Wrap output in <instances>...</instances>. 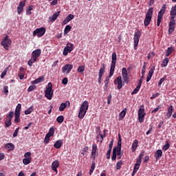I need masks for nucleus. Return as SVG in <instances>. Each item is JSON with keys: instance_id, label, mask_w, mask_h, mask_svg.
<instances>
[{"instance_id": "nucleus-1", "label": "nucleus", "mask_w": 176, "mask_h": 176, "mask_svg": "<svg viewBox=\"0 0 176 176\" xmlns=\"http://www.w3.org/2000/svg\"><path fill=\"white\" fill-rule=\"evenodd\" d=\"M87 109H89V102L87 100L84 101L79 110L78 118L79 119H83L85 118V115H86V112H87Z\"/></svg>"}, {"instance_id": "nucleus-2", "label": "nucleus", "mask_w": 176, "mask_h": 176, "mask_svg": "<svg viewBox=\"0 0 176 176\" xmlns=\"http://www.w3.org/2000/svg\"><path fill=\"white\" fill-rule=\"evenodd\" d=\"M118 56L116 55V52H113L111 56V65L110 67L109 72V78H112L113 76V73L115 72V68L116 67V60Z\"/></svg>"}, {"instance_id": "nucleus-3", "label": "nucleus", "mask_w": 176, "mask_h": 176, "mask_svg": "<svg viewBox=\"0 0 176 176\" xmlns=\"http://www.w3.org/2000/svg\"><path fill=\"white\" fill-rule=\"evenodd\" d=\"M153 14V8H150L146 14V16L144 21L145 27H148L151 24V21L152 20V16Z\"/></svg>"}, {"instance_id": "nucleus-4", "label": "nucleus", "mask_w": 176, "mask_h": 176, "mask_svg": "<svg viewBox=\"0 0 176 176\" xmlns=\"http://www.w3.org/2000/svg\"><path fill=\"white\" fill-rule=\"evenodd\" d=\"M1 45L5 50H9V47L12 46V39L9 38V36H6L1 41Z\"/></svg>"}, {"instance_id": "nucleus-5", "label": "nucleus", "mask_w": 176, "mask_h": 176, "mask_svg": "<svg viewBox=\"0 0 176 176\" xmlns=\"http://www.w3.org/2000/svg\"><path fill=\"white\" fill-rule=\"evenodd\" d=\"M45 97L48 100L53 98V85L52 82L48 83L47 87L45 91Z\"/></svg>"}, {"instance_id": "nucleus-6", "label": "nucleus", "mask_w": 176, "mask_h": 176, "mask_svg": "<svg viewBox=\"0 0 176 176\" xmlns=\"http://www.w3.org/2000/svg\"><path fill=\"white\" fill-rule=\"evenodd\" d=\"M138 120L140 123L144 122V118H145V107L144 105H141L138 111Z\"/></svg>"}, {"instance_id": "nucleus-7", "label": "nucleus", "mask_w": 176, "mask_h": 176, "mask_svg": "<svg viewBox=\"0 0 176 176\" xmlns=\"http://www.w3.org/2000/svg\"><path fill=\"white\" fill-rule=\"evenodd\" d=\"M75 46L71 43H67V45L64 47L63 54V56H68V53H71L74 50Z\"/></svg>"}, {"instance_id": "nucleus-8", "label": "nucleus", "mask_w": 176, "mask_h": 176, "mask_svg": "<svg viewBox=\"0 0 176 176\" xmlns=\"http://www.w3.org/2000/svg\"><path fill=\"white\" fill-rule=\"evenodd\" d=\"M45 32H46V28H40L36 29L33 32V36H38V38H41V36H43L45 35Z\"/></svg>"}, {"instance_id": "nucleus-9", "label": "nucleus", "mask_w": 176, "mask_h": 176, "mask_svg": "<svg viewBox=\"0 0 176 176\" xmlns=\"http://www.w3.org/2000/svg\"><path fill=\"white\" fill-rule=\"evenodd\" d=\"M140 38H141V32L138 30V32H135V34H134V50H137V47H138Z\"/></svg>"}, {"instance_id": "nucleus-10", "label": "nucleus", "mask_w": 176, "mask_h": 176, "mask_svg": "<svg viewBox=\"0 0 176 176\" xmlns=\"http://www.w3.org/2000/svg\"><path fill=\"white\" fill-rule=\"evenodd\" d=\"M31 152L28 151L24 154V159L23 160V163L25 166H28L31 163Z\"/></svg>"}, {"instance_id": "nucleus-11", "label": "nucleus", "mask_w": 176, "mask_h": 176, "mask_svg": "<svg viewBox=\"0 0 176 176\" xmlns=\"http://www.w3.org/2000/svg\"><path fill=\"white\" fill-rule=\"evenodd\" d=\"M122 76L124 82L126 84L129 83V80H130V76H129V73L127 72V69H126V67L122 68Z\"/></svg>"}, {"instance_id": "nucleus-12", "label": "nucleus", "mask_w": 176, "mask_h": 176, "mask_svg": "<svg viewBox=\"0 0 176 176\" xmlns=\"http://www.w3.org/2000/svg\"><path fill=\"white\" fill-rule=\"evenodd\" d=\"M102 67L99 69V73H98V83H101V79H102V75L105 73V64L102 63Z\"/></svg>"}, {"instance_id": "nucleus-13", "label": "nucleus", "mask_w": 176, "mask_h": 176, "mask_svg": "<svg viewBox=\"0 0 176 176\" xmlns=\"http://www.w3.org/2000/svg\"><path fill=\"white\" fill-rule=\"evenodd\" d=\"M73 68H74V65L71 64H67L62 68L63 73L65 74V72H67V74H69V72L72 71Z\"/></svg>"}, {"instance_id": "nucleus-14", "label": "nucleus", "mask_w": 176, "mask_h": 176, "mask_svg": "<svg viewBox=\"0 0 176 176\" xmlns=\"http://www.w3.org/2000/svg\"><path fill=\"white\" fill-rule=\"evenodd\" d=\"M71 105V102L69 101H65V102H63L60 104L59 107V111L60 112H63L67 107H69Z\"/></svg>"}, {"instance_id": "nucleus-15", "label": "nucleus", "mask_w": 176, "mask_h": 176, "mask_svg": "<svg viewBox=\"0 0 176 176\" xmlns=\"http://www.w3.org/2000/svg\"><path fill=\"white\" fill-rule=\"evenodd\" d=\"M41 53H42V51L41 50V49H37L32 52V57L33 58L37 59L38 57H39L41 56Z\"/></svg>"}, {"instance_id": "nucleus-16", "label": "nucleus", "mask_w": 176, "mask_h": 176, "mask_svg": "<svg viewBox=\"0 0 176 176\" xmlns=\"http://www.w3.org/2000/svg\"><path fill=\"white\" fill-rule=\"evenodd\" d=\"M116 148L117 155H120L122 153V139H119L118 142L117 146L114 147Z\"/></svg>"}, {"instance_id": "nucleus-17", "label": "nucleus", "mask_w": 176, "mask_h": 176, "mask_svg": "<svg viewBox=\"0 0 176 176\" xmlns=\"http://www.w3.org/2000/svg\"><path fill=\"white\" fill-rule=\"evenodd\" d=\"M59 166H60V163L58 162V160H55L52 162L51 168L53 171H56L57 174V168H58Z\"/></svg>"}, {"instance_id": "nucleus-18", "label": "nucleus", "mask_w": 176, "mask_h": 176, "mask_svg": "<svg viewBox=\"0 0 176 176\" xmlns=\"http://www.w3.org/2000/svg\"><path fill=\"white\" fill-rule=\"evenodd\" d=\"M145 155V151H142L141 153L139 155L136 163L135 164H138V166H141V162H142V158Z\"/></svg>"}, {"instance_id": "nucleus-19", "label": "nucleus", "mask_w": 176, "mask_h": 176, "mask_svg": "<svg viewBox=\"0 0 176 176\" xmlns=\"http://www.w3.org/2000/svg\"><path fill=\"white\" fill-rule=\"evenodd\" d=\"M155 72V66L151 67L150 71L148 72V76L146 77V82H149L152 79L153 73Z\"/></svg>"}, {"instance_id": "nucleus-20", "label": "nucleus", "mask_w": 176, "mask_h": 176, "mask_svg": "<svg viewBox=\"0 0 176 176\" xmlns=\"http://www.w3.org/2000/svg\"><path fill=\"white\" fill-rule=\"evenodd\" d=\"M162 156H163V151H162V149L157 150L155 153V157L156 160H160Z\"/></svg>"}, {"instance_id": "nucleus-21", "label": "nucleus", "mask_w": 176, "mask_h": 176, "mask_svg": "<svg viewBox=\"0 0 176 176\" xmlns=\"http://www.w3.org/2000/svg\"><path fill=\"white\" fill-rule=\"evenodd\" d=\"M25 6V1H21L17 7V12L19 14H21L23 12V8Z\"/></svg>"}, {"instance_id": "nucleus-22", "label": "nucleus", "mask_w": 176, "mask_h": 176, "mask_svg": "<svg viewBox=\"0 0 176 176\" xmlns=\"http://www.w3.org/2000/svg\"><path fill=\"white\" fill-rule=\"evenodd\" d=\"M60 11H58L57 12L54 13L52 16H50L49 18V21H56V20H57V17H58V16H60Z\"/></svg>"}, {"instance_id": "nucleus-23", "label": "nucleus", "mask_w": 176, "mask_h": 176, "mask_svg": "<svg viewBox=\"0 0 176 176\" xmlns=\"http://www.w3.org/2000/svg\"><path fill=\"white\" fill-rule=\"evenodd\" d=\"M43 80H45V76H43L33 80L32 85H38V83H41V82H43Z\"/></svg>"}, {"instance_id": "nucleus-24", "label": "nucleus", "mask_w": 176, "mask_h": 176, "mask_svg": "<svg viewBox=\"0 0 176 176\" xmlns=\"http://www.w3.org/2000/svg\"><path fill=\"white\" fill-rule=\"evenodd\" d=\"M137 148H138V140H135L132 144L131 151L132 152H135L137 151Z\"/></svg>"}, {"instance_id": "nucleus-25", "label": "nucleus", "mask_w": 176, "mask_h": 176, "mask_svg": "<svg viewBox=\"0 0 176 176\" xmlns=\"http://www.w3.org/2000/svg\"><path fill=\"white\" fill-rule=\"evenodd\" d=\"M20 111H21V104H18L15 109L14 116L20 117Z\"/></svg>"}, {"instance_id": "nucleus-26", "label": "nucleus", "mask_w": 176, "mask_h": 176, "mask_svg": "<svg viewBox=\"0 0 176 176\" xmlns=\"http://www.w3.org/2000/svg\"><path fill=\"white\" fill-rule=\"evenodd\" d=\"M170 16L172 17L176 16V4L172 6L170 11Z\"/></svg>"}, {"instance_id": "nucleus-27", "label": "nucleus", "mask_w": 176, "mask_h": 176, "mask_svg": "<svg viewBox=\"0 0 176 176\" xmlns=\"http://www.w3.org/2000/svg\"><path fill=\"white\" fill-rule=\"evenodd\" d=\"M63 145V140H57L54 144V148H56V149H60V148H61V146Z\"/></svg>"}, {"instance_id": "nucleus-28", "label": "nucleus", "mask_w": 176, "mask_h": 176, "mask_svg": "<svg viewBox=\"0 0 176 176\" xmlns=\"http://www.w3.org/2000/svg\"><path fill=\"white\" fill-rule=\"evenodd\" d=\"M173 110H174V108H173V105L169 106V107L168 108V112L166 113L167 118H171V115H173Z\"/></svg>"}, {"instance_id": "nucleus-29", "label": "nucleus", "mask_w": 176, "mask_h": 176, "mask_svg": "<svg viewBox=\"0 0 176 176\" xmlns=\"http://www.w3.org/2000/svg\"><path fill=\"white\" fill-rule=\"evenodd\" d=\"M5 148L6 149H8V151H14V144H13L12 143H7L5 145Z\"/></svg>"}, {"instance_id": "nucleus-30", "label": "nucleus", "mask_w": 176, "mask_h": 176, "mask_svg": "<svg viewBox=\"0 0 176 176\" xmlns=\"http://www.w3.org/2000/svg\"><path fill=\"white\" fill-rule=\"evenodd\" d=\"M117 155H118V150H116V148H113V154H112V157H111V160H113V162L116 160Z\"/></svg>"}, {"instance_id": "nucleus-31", "label": "nucleus", "mask_w": 176, "mask_h": 176, "mask_svg": "<svg viewBox=\"0 0 176 176\" xmlns=\"http://www.w3.org/2000/svg\"><path fill=\"white\" fill-rule=\"evenodd\" d=\"M109 76H107L105 78V80H104V90H108V83H109Z\"/></svg>"}, {"instance_id": "nucleus-32", "label": "nucleus", "mask_w": 176, "mask_h": 176, "mask_svg": "<svg viewBox=\"0 0 176 176\" xmlns=\"http://www.w3.org/2000/svg\"><path fill=\"white\" fill-rule=\"evenodd\" d=\"M71 30H72V27H71V25H66V27L65 28V30H64V34L67 35V34H68V32H69V31H71Z\"/></svg>"}, {"instance_id": "nucleus-33", "label": "nucleus", "mask_w": 176, "mask_h": 176, "mask_svg": "<svg viewBox=\"0 0 176 176\" xmlns=\"http://www.w3.org/2000/svg\"><path fill=\"white\" fill-rule=\"evenodd\" d=\"M126 112H127V109H124L120 113V118L122 119H124V116H126Z\"/></svg>"}, {"instance_id": "nucleus-34", "label": "nucleus", "mask_w": 176, "mask_h": 176, "mask_svg": "<svg viewBox=\"0 0 176 176\" xmlns=\"http://www.w3.org/2000/svg\"><path fill=\"white\" fill-rule=\"evenodd\" d=\"M36 60L37 59L36 58H33L32 56L31 59L28 62V65H29V67H32V64H34Z\"/></svg>"}, {"instance_id": "nucleus-35", "label": "nucleus", "mask_w": 176, "mask_h": 176, "mask_svg": "<svg viewBox=\"0 0 176 176\" xmlns=\"http://www.w3.org/2000/svg\"><path fill=\"white\" fill-rule=\"evenodd\" d=\"M168 27H169L168 34L171 35V34H173V32H174L175 30V25H168Z\"/></svg>"}, {"instance_id": "nucleus-36", "label": "nucleus", "mask_w": 176, "mask_h": 176, "mask_svg": "<svg viewBox=\"0 0 176 176\" xmlns=\"http://www.w3.org/2000/svg\"><path fill=\"white\" fill-rule=\"evenodd\" d=\"M34 111V107L31 106L27 110L25 111V115H30Z\"/></svg>"}, {"instance_id": "nucleus-37", "label": "nucleus", "mask_w": 176, "mask_h": 176, "mask_svg": "<svg viewBox=\"0 0 176 176\" xmlns=\"http://www.w3.org/2000/svg\"><path fill=\"white\" fill-rule=\"evenodd\" d=\"M10 126H12V120H8V118H6V120L5 122V127H10Z\"/></svg>"}, {"instance_id": "nucleus-38", "label": "nucleus", "mask_w": 176, "mask_h": 176, "mask_svg": "<svg viewBox=\"0 0 176 176\" xmlns=\"http://www.w3.org/2000/svg\"><path fill=\"white\" fill-rule=\"evenodd\" d=\"M168 64V58H166L164 59V60L162 61L161 66H162V67H167Z\"/></svg>"}, {"instance_id": "nucleus-39", "label": "nucleus", "mask_w": 176, "mask_h": 176, "mask_svg": "<svg viewBox=\"0 0 176 176\" xmlns=\"http://www.w3.org/2000/svg\"><path fill=\"white\" fill-rule=\"evenodd\" d=\"M94 168H96V162H94V161H93L91 166V169L89 170L90 175H91V174H93V171H94Z\"/></svg>"}, {"instance_id": "nucleus-40", "label": "nucleus", "mask_w": 176, "mask_h": 176, "mask_svg": "<svg viewBox=\"0 0 176 176\" xmlns=\"http://www.w3.org/2000/svg\"><path fill=\"white\" fill-rule=\"evenodd\" d=\"M123 164V161L120 160L116 163V170H120L122 168V165Z\"/></svg>"}, {"instance_id": "nucleus-41", "label": "nucleus", "mask_w": 176, "mask_h": 176, "mask_svg": "<svg viewBox=\"0 0 176 176\" xmlns=\"http://www.w3.org/2000/svg\"><path fill=\"white\" fill-rule=\"evenodd\" d=\"M173 52V47H168L166 52V57H168L170 54H171V52Z\"/></svg>"}, {"instance_id": "nucleus-42", "label": "nucleus", "mask_w": 176, "mask_h": 176, "mask_svg": "<svg viewBox=\"0 0 176 176\" xmlns=\"http://www.w3.org/2000/svg\"><path fill=\"white\" fill-rule=\"evenodd\" d=\"M168 25H175V17L170 16V21L168 23Z\"/></svg>"}, {"instance_id": "nucleus-43", "label": "nucleus", "mask_w": 176, "mask_h": 176, "mask_svg": "<svg viewBox=\"0 0 176 176\" xmlns=\"http://www.w3.org/2000/svg\"><path fill=\"white\" fill-rule=\"evenodd\" d=\"M75 17V16L72 14H69L65 19L67 20V22H70L71 20H73V19Z\"/></svg>"}, {"instance_id": "nucleus-44", "label": "nucleus", "mask_w": 176, "mask_h": 176, "mask_svg": "<svg viewBox=\"0 0 176 176\" xmlns=\"http://www.w3.org/2000/svg\"><path fill=\"white\" fill-rule=\"evenodd\" d=\"M123 82L122 80V76H119L117 78L115 79L114 83L116 85V83L118 85L119 83H122Z\"/></svg>"}, {"instance_id": "nucleus-45", "label": "nucleus", "mask_w": 176, "mask_h": 176, "mask_svg": "<svg viewBox=\"0 0 176 176\" xmlns=\"http://www.w3.org/2000/svg\"><path fill=\"white\" fill-rule=\"evenodd\" d=\"M8 69H9L8 67L6 68L3 72L1 74V78L3 79V78H5V76H6V74H8Z\"/></svg>"}, {"instance_id": "nucleus-46", "label": "nucleus", "mask_w": 176, "mask_h": 176, "mask_svg": "<svg viewBox=\"0 0 176 176\" xmlns=\"http://www.w3.org/2000/svg\"><path fill=\"white\" fill-rule=\"evenodd\" d=\"M170 148V143H168V141H166V143L165 145L163 146L162 150L166 151Z\"/></svg>"}, {"instance_id": "nucleus-47", "label": "nucleus", "mask_w": 176, "mask_h": 176, "mask_svg": "<svg viewBox=\"0 0 176 176\" xmlns=\"http://www.w3.org/2000/svg\"><path fill=\"white\" fill-rule=\"evenodd\" d=\"M56 122H58V123H63V122H64V116H59L56 118Z\"/></svg>"}, {"instance_id": "nucleus-48", "label": "nucleus", "mask_w": 176, "mask_h": 176, "mask_svg": "<svg viewBox=\"0 0 176 176\" xmlns=\"http://www.w3.org/2000/svg\"><path fill=\"white\" fill-rule=\"evenodd\" d=\"M14 115V112L10 111V112L9 113V114L7 116L6 119H8V120H12V119H13Z\"/></svg>"}, {"instance_id": "nucleus-49", "label": "nucleus", "mask_w": 176, "mask_h": 176, "mask_svg": "<svg viewBox=\"0 0 176 176\" xmlns=\"http://www.w3.org/2000/svg\"><path fill=\"white\" fill-rule=\"evenodd\" d=\"M91 153H97V144H92Z\"/></svg>"}, {"instance_id": "nucleus-50", "label": "nucleus", "mask_w": 176, "mask_h": 176, "mask_svg": "<svg viewBox=\"0 0 176 176\" xmlns=\"http://www.w3.org/2000/svg\"><path fill=\"white\" fill-rule=\"evenodd\" d=\"M36 89V86L34 85V84L32 85H30L28 89V91L30 92V91H34V90H35Z\"/></svg>"}, {"instance_id": "nucleus-51", "label": "nucleus", "mask_w": 176, "mask_h": 176, "mask_svg": "<svg viewBox=\"0 0 176 176\" xmlns=\"http://www.w3.org/2000/svg\"><path fill=\"white\" fill-rule=\"evenodd\" d=\"M140 89L141 87L140 85H137L136 88L133 91L132 94H137L138 91H140Z\"/></svg>"}, {"instance_id": "nucleus-52", "label": "nucleus", "mask_w": 176, "mask_h": 176, "mask_svg": "<svg viewBox=\"0 0 176 176\" xmlns=\"http://www.w3.org/2000/svg\"><path fill=\"white\" fill-rule=\"evenodd\" d=\"M166 76H165L162 77V78H160V81H159V82H158V86H159V87H160L162 86L163 82H164V80H166Z\"/></svg>"}, {"instance_id": "nucleus-53", "label": "nucleus", "mask_w": 176, "mask_h": 176, "mask_svg": "<svg viewBox=\"0 0 176 176\" xmlns=\"http://www.w3.org/2000/svg\"><path fill=\"white\" fill-rule=\"evenodd\" d=\"M77 71H78V72L81 74V72H83V71H85V66H83V65L79 66Z\"/></svg>"}, {"instance_id": "nucleus-54", "label": "nucleus", "mask_w": 176, "mask_h": 176, "mask_svg": "<svg viewBox=\"0 0 176 176\" xmlns=\"http://www.w3.org/2000/svg\"><path fill=\"white\" fill-rule=\"evenodd\" d=\"M160 108H162V107H160V105H158L156 108H155L152 111L151 113H156V112H157L159 111V109H160Z\"/></svg>"}, {"instance_id": "nucleus-55", "label": "nucleus", "mask_w": 176, "mask_h": 176, "mask_svg": "<svg viewBox=\"0 0 176 176\" xmlns=\"http://www.w3.org/2000/svg\"><path fill=\"white\" fill-rule=\"evenodd\" d=\"M159 96H160V93L153 94L151 97V100H154V98H156V97H159Z\"/></svg>"}, {"instance_id": "nucleus-56", "label": "nucleus", "mask_w": 176, "mask_h": 176, "mask_svg": "<svg viewBox=\"0 0 176 176\" xmlns=\"http://www.w3.org/2000/svg\"><path fill=\"white\" fill-rule=\"evenodd\" d=\"M48 133L54 135V127H51L49 130Z\"/></svg>"}, {"instance_id": "nucleus-57", "label": "nucleus", "mask_w": 176, "mask_h": 176, "mask_svg": "<svg viewBox=\"0 0 176 176\" xmlns=\"http://www.w3.org/2000/svg\"><path fill=\"white\" fill-rule=\"evenodd\" d=\"M112 100V95L110 94L107 97V104L109 105L111 104V100Z\"/></svg>"}, {"instance_id": "nucleus-58", "label": "nucleus", "mask_w": 176, "mask_h": 176, "mask_svg": "<svg viewBox=\"0 0 176 176\" xmlns=\"http://www.w3.org/2000/svg\"><path fill=\"white\" fill-rule=\"evenodd\" d=\"M111 152H112L111 150H108L107 152V160H109L111 159Z\"/></svg>"}, {"instance_id": "nucleus-59", "label": "nucleus", "mask_w": 176, "mask_h": 176, "mask_svg": "<svg viewBox=\"0 0 176 176\" xmlns=\"http://www.w3.org/2000/svg\"><path fill=\"white\" fill-rule=\"evenodd\" d=\"M19 130H20V128L18 127L16 129V130L14 131V133H13V137H16L18 134H19Z\"/></svg>"}, {"instance_id": "nucleus-60", "label": "nucleus", "mask_w": 176, "mask_h": 176, "mask_svg": "<svg viewBox=\"0 0 176 176\" xmlns=\"http://www.w3.org/2000/svg\"><path fill=\"white\" fill-rule=\"evenodd\" d=\"M62 83H63V85H67V83H68V78H64L62 80Z\"/></svg>"}, {"instance_id": "nucleus-61", "label": "nucleus", "mask_w": 176, "mask_h": 176, "mask_svg": "<svg viewBox=\"0 0 176 176\" xmlns=\"http://www.w3.org/2000/svg\"><path fill=\"white\" fill-rule=\"evenodd\" d=\"M164 13H163V12L160 11L158 12V16H157V19H159V17H160V19H163V16H164Z\"/></svg>"}, {"instance_id": "nucleus-62", "label": "nucleus", "mask_w": 176, "mask_h": 176, "mask_svg": "<svg viewBox=\"0 0 176 176\" xmlns=\"http://www.w3.org/2000/svg\"><path fill=\"white\" fill-rule=\"evenodd\" d=\"M140 165H138V164H135L134 167H133V170L135 171H138V170H140Z\"/></svg>"}, {"instance_id": "nucleus-63", "label": "nucleus", "mask_w": 176, "mask_h": 176, "mask_svg": "<svg viewBox=\"0 0 176 176\" xmlns=\"http://www.w3.org/2000/svg\"><path fill=\"white\" fill-rule=\"evenodd\" d=\"M14 118H14V122H15V123H19V122H20V117H19V116H15Z\"/></svg>"}, {"instance_id": "nucleus-64", "label": "nucleus", "mask_w": 176, "mask_h": 176, "mask_svg": "<svg viewBox=\"0 0 176 176\" xmlns=\"http://www.w3.org/2000/svg\"><path fill=\"white\" fill-rule=\"evenodd\" d=\"M160 12H162L163 13H165L166 12V4H164L162 7V9Z\"/></svg>"}]
</instances>
